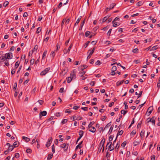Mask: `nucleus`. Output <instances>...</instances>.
Returning <instances> with one entry per match:
<instances>
[{"mask_svg": "<svg viewBox=\"0 0 160 160\" xmlns=\"http://www.w3.org/2000/svg\"><path fill=\"white\" fill-rule=\"evenodd\" d=\"M111 122H110L109 123H108L105 127L104 128V129H106V128H108V127H109L111 125Z\"/></svg>", "mask_w": 160, "mask_h": 160, "instance_id": "473e14b6", "label": "nucleus"}, {"mask_svg": "<svg viewBox=\"0 0 160 160\" xmlns=\"http://www.w3.org/2000/svg\"><path fill=\"white\" fill-rule=\"evenodd\" d=\"M90 41H87L86 43L85 44V45H84V47H85V48H86L88 45L89 43H90Z\"/></svg>", "mask_w": 160, "mask_h": 160, "instance_id": "09e8293b", "label": "nucleus"}, {"mask_svg": "<svg viewBox=\"0 0 160 160\" xmlns=\"http://www.w3.org/2000/svg\"><path fill=\"white\" fill-rule=\"evenodd\" d=\"M55 50L54 51H52L51 52V53L50 54V56H52L53 57V58H54L55 55Z\"/></svg>", "mask_w": 160, "mask_h": 160, "instance_id": "2f4dec72", "label": "nucleus"}, {"mask_svg": "<svg viewBox=\"0 0 160 160\" xmlns=\"http://www.w3.org/2000/svg\"><path fill=\"white\" fill-rule=\"evenodd\" d=\"M110 17V16L109 15H107L106 17H104V18H103L102 22H106L107 20L109 18V17Z\"/></svg>", "mask_w": 160, "mask_h": 160, "instance_id": "a211bd4d", "label": "nucleus"}, {"mask_svg": "<svg viewBox=\"0 0 160 160\" xmlns=\"http://www.w3.org/2000/svg\"><path fill=\"white\" fill-rule=\"evenodd\" d=\"M108 148L110 151H111L113 150L114 148V146H112V145L109 146Z\"/></svg>", "mask_w": 160, "mask_h": 160, "instance_id": "412c9836", "label": "nucleus"}, {"mask_svg": "<svg viewBox=\"0 0 160 160\" xmlns=\"http://www.w3.org/2000/svg\"><path fill=\"white\" fill-rule=\"evenodd\" d=\"M95 50V48H93V49H92V51H91L90 52L89 54L92 55V54L94 52Z\"/></svg>", "mask_w": 160, "mask_h": 160, "instance_id": "37998d69", "label": "nucleus"}, {"mask_svg": "<svg viewBox=\"0 0 160 160\" xmlns=\"http://www.w3.org/2000/svg\"><path fill=\"white\" fill-rule=\"evenodd\" d=\"M67 71H66V70L64 69L63 70H62L61 74L63 76H64L67 73Z\"/></svg>", "mask_w": 160, "mask_h": 160, "instance_id": "f704fd0d", "label": "nucleus"}, {"mask_svg": "<svg viewBox=\"0 0 160 160\" xmlns=\"http://www.w3.org/2000/svg\"><path fill=\"white\" fill-rule=\"evenodd\" d=\"M38 48V45H35V46L34 47V48L33 50H32L31 55L32 54L33 52L35 51H37Z\"/></svg>", "mask_w": 160, "mask_h": 160, "instance_id": "9d476101", "label": "nucleus"}, {"mask_svg": "<svg viewBox=\"0 0 160 160\" xmlns=\"http://www.w3.org/2000/svg\"><path fill=\"white\" fill-rule=\"evenodd\" d=\"M118 23L117 22H115V23H113V24L112 26L113 27H116L117 26H118L120 24H119L118 25Z\"/></svg>", "mask_w": 160, "mask_h": 160, "instance_id": "c03bdc74", "label": "nucleus"}, {"mask_svg": "<svg viewBox=\"0 0 160 160\" xmlns=\"http://www.w3.org/2000/svg\"><path fill=\"white\" fill-rule=\"evenodd\" d=\"M117 70V67L116 66H113L112 69H111V71H115Z\"/></svg>", "mask_w": 160, "mask_h": 160, "instance_id": "c756f323", "label": "nucleus"}, {"mask_svg": "<svg viewBox=\"0 0 160 160\" xmlns=\"http://www.w3.org/2000/svg\"><path fill=\"white\" fill-rule=\"evenodd\" d=\"M139 143L140 142L139 141H135L133 142V144L134 146H136L137 145L139 144Z\"/></svg>", "mask_w": 160, "mask_h": 160, "instance_id": "a878e982", "label": "nucleus"}, {"mask_svg": "<svg viewBox=\"0 0 160 160\" xmlns=\"http://www.w3.org/2000/svg\"><path fill=\"white\" fill-rule=\"evenodd\" d=\"M34 59H31L30 61L31 64L33 65L34 63Z\"/></svg>", "mask_w": 160, "mask_h": 160, "instance_id": "5fc2aeb1", "label": "nucleus"}, {"mask_svg": "<svg viewBox=\"0 0 160 160\" xmlns=\"http://www.w3.org/2000/svg\"><path fill=\"white\" fill-rule=\"evenodd\" d=\"M47 50H45L43 53L42 56V59H44L47 55Z\"/></svg>", "mask_w": 160, "mask_h": 160, "instance_id": "4468645a", "label": "nucleus"}, {"mask_svg": "<svg viewBox=\"0 0 160 160\" xmlns=\"http://www.w3.org/2000/svg\"><path fill=\"white\" fill-rule=\"evenodd\" d=\"M136 133V131L135 130H133L131 133V135H134Z\"/></svg>", "mask_w": 160, "mask_h": 160, "instance_id": "8fccbe9b", "label": "nucleus"}, {"mask_svg": "<svg viewBox=\"0 0 160 160\" xmlns=\"http://www.w3.org/2000/svg\"><path fill=\"white\" fill-rule=\"evenodd\" d=\"M128 112L127 110L125 111L124 110H122L121 111V112L122 114H123L124 115Z\"/></svg>", "mask_w": 160, "mask_h": 160, "instance_id": "cd10ccee", "label": "nucleus"}, {"mask_svg": "<svg viewBox=\"0 0 160 160\" xmlns=\"http://www.w3.org/2000/svg\"><path fill=\"white\" fill-rule=\"evenodd\" d=\"M120 19L118 17H117L115 18V19H114V21H119Z\"/></svg>", "mask_w": 160, "mask_h": 160, "instance_id": "603ef678", "label": "nucleus"}, {"mask_svg": "<svg viewBox=\"0 0 160 160\" xmlns=\"http://www.w3.org/2000/svg\"><path fill=\"white\" fill-rule=\"evenodd\" d=\"M5 64L6 66H8L9 65V62H8V61L6 60L5 62Z\"/></svg>", "mask_w": 160, "mask_h": 160, "instance_id": "3c124183", "label": "nucleus"}, {"mask_svg": "<svg viewBox=\"0 0 160 160\" xmlns=\"http://www.w3.org/2000/svg\"><path fill=\"white\" fill-rule=\"evenodd\" d=\"M116 5V4L113 3H112L110 5V7H111V9H112L114 6Z\"/></svg>", "mask_w": 160, "mask_h": 160, "instance_id": "a18cd8bd", "label": "nucleus"}, {"mask_svg": "<svg viewBox=\"0 0 160 160\" xmlns=\"http://www.w3.org/2000/svg\"><path fill=\"white\" fill-rule=\"evenodd\" d=\"M68 120L67 119H64L62 121L61 123L63 124H65L67 122Z\"/></svg>", "mask_w": 160, "mask_h": 160, "instance_id": "58836bf2", "label": "nucleus"}, {"mask_svg": "<svg viewBox=\"0 0 160 160\" xmlns=\"http://www.w3.org/2000/svg\"><path fill=\"white\" fill-rule=\"evenodd\" d=\"M153 110L152 107H150L148 109L146 113L148 116H149L152 113Z\"/></svg>", "mask_w": 160, "mask_h": 160, "instance_id": "6e6552de", "label": "nucleus"}, {"mask_svg": "<svg viewBox=\"0 0 160 160\" xmlns=\"http://www.w3.org/2000/svg\"><path fill=\"white\" fill-rule=\"evenodd\" d=\"M68 144H67L65 143H64L61 144L60 147L62 148H63L64 151H66L68 148Z\"/></svg>", "mask_w": 160, "mask_h": 160, "instance_id": "39448f33", "label": "nucleus"}, {"mask_svg": "<svg viewBox=\"0 0 160 160\" xmlns=\"http://www.w3.org/2000/svg\"><path fill=\"white\" fill-rule=\"evenodd\" d=\"M50 68H45L44 70L41 72L40 74V75L42 76L45 75L48 72V71L50 70Z\"/></svg>", "mask_w": 160, "mask_h": 160, "instance_id": "20e7f679", "label": "nucleus"}, {"mask_svg": "<svg viewBox=\"0 0 160 160\" xmlns=\"http://www.w3.org/2000/svg\"><path fill=\"white\" fill-rule=\"evenodd\" d=\"M81 109L84 111H87L88 110V107H82Z\"/></svg>", "mask_w": 160, "mask_h": 160, "instance_id": "79ce46f5", "label": "nucleus"}, {"mask_svg": "<svg viewBox=\"0 0 160 160\" xmlns=\"http://www.w3.org/2000/svg\"><path fill=\"white\" fill-rule=\"evenodd\" d=\"M22 139L25 140L27 142H29L30 140L29 138L25 136L22 137Z\"/></svg>", "mask_w": 160, "mask_h": 160, "instance_id": "aec40b11", "label": "nucleus"}, {"mask_svg": "<svg viewBox=\"0 0 160 160\" xmlns=\"http://www.w3.org/2000/svg\"><path fill=\"white\" fill-rule=\"evenodd\" d=\"M79 136L82 137L83 135L84 132L82 131V130H80L79 132Z\"/></svg>", "mask_w": 160, "mask_h": 160, "instance_id": "4be33fe9", "label": "nucleus"}, {"mask_svg": "<svg viewBox=\"0 0 160 160\" xmlns=\"http://www.w3.org/2000/svg\"><path fill=\"white\" fill-rule=\"evenodd\" d=\"M52 138L50 137L48 139V141L47 142L46 144V146L47 148L49 147L52 142Z\"/></svg>", "mask_w": 160, "mask_h": 160, "instance_id": "0eeeda50", "label": "nucleus"}, {"mask_svg": "<svg viewBox=\"0 0 160 160\" xmlns=\"http://www.w3.org/2000/svg\"><path fill=\"white\" fill-rule=\"evenodd\" d=\"M105 141V139H103L101 140L100 144H99V147L98 148V151L99 150V151L100 152H101V151L102 148L103 147H104Z\"/></svg>", "mask_w": 160, "mask_h": 160, "instance_id": "f257e3e1", "label": "nucleus"}, {"mask_svg": "<svg viewBox=\"0 0 160 160\" xmlns=\"http://www.w3.org/2000/svg\"><path fill=\"white\" fill-rule=\"evenodd\" d=\"M156 118L155 117H153L152 118H148L147 119L148 122H151L154 125H155V120Z\"/></svg>", "mask_w": 160, "mask_h": 160, "instance_id": "f03ea898", "label": "nucleus"}, {"mask_svg": "<svg viewBox=\"0 0 160 160\" xmlns=\"http://www.w3.org/2000/svg\"><path fill=\"white\" fill-rule=\"evenodd\" d=\"M151 160H155V156L154 155L152 156Z\"/></svg>", "mask_w": 160, "mask_h": 160, "instance_id": "774afa93", "label": "nucleus"}, {"mask_svg": "<svg viewBox=\"0 0 160 160\" xmlns=\"http://www.w3.org/2000/svg\"><path fill=\"white\" fill-rule=\"evenodd\" d=\"M19 157V154L18 153H16L14 157L16 158H18Z\"/></svg>", "mask_w": 160, "mask_h": 160, "instance_id": "4d7b16f0", "label": "nucleus"}, {"mask_svg": "<svg viewBox=\"0 0 160 160\" xmlns=\"http://www.w3.org/2000/svg\"><path fill=\"white\" fill-rule=\"evenodd\" d=\"M85 22V19H84L83 22L81 23L80 28L79 29V30H81L82 29V28L84 25Z\"/></svg>", "mask_w": 160, "mask_h": 160, "instance_id": "f8f14e48", "label": "nucleus"}, {"mask_svg": "<svg viewBox=\"0 0 160 160\" xmlns=\"http://www.w3.org/2000/svg\"><path fill=\"white\" fill-rule=\"evenodd\" d=\"M0 58H1V60L2 62L5 61V60L7 59L6 56H2V57H0Z\"/></svg>", "mask_w": 160, "mask_h": 160, "instance_id": "bb28decb", "label": "nucleus"}, {"mask_svg": "<svg viewBox=\"0 0 160 160\" xmlns=\"http://www.w3.org/2000/svg\"><path fill=\"white\" fill-rule=\"evenodd\" d=\"M95 64L97 65H99L101 64V62L99 60H98L96 62Z\"/></svg>", "mask_w": 160, "mask_h": 160, "instance_id": "680f3d73", "label": "nucleus"}, {"mask_svg": "<svg viewBox=\"0 0 160 160\" xmlns=\"http://www.w3.org/2000/svg\"><path fill=\"white\" fill-rule=\"evenodd\" d=\"M88 67V66L87 65H82L80 66L79 67V68L82 71L84 69H85L86 68Z\"/></svg>", "mask_w": 160, "mask_h": 160, "instance_id": "ddd939ff", "label": "nucleus"}, {"mask_svg": "<svg viewBox=\"0 0 160 160\" xmlns=\"http://www.w3.org/2000/svg\"><path fill=\"white\" fill-rule=\"evenodd\" d=\"M9 2L8 1H5L3 3V6L5 7L7 6Z\"/></svg>", "mask_w": 160, "mask_h": 160, "instance_id": "864d4df0", "label": "nucleus"}, {"mask_svg": "<svg viewBox=\"0 0 160 160\" xmlns=\"http://www.w3.org/2000/svg\"><path fill=\"white\" fill-rule=\"evenodd\" d=\"M72 78L71 76H70L67 78V82L68 83H69L71 82V81L72 80Z\"/></svg>", "mask_w": 160, "mask_h": 160, "instance_id": "b1692460", "label": "nucleus"}, {"mask_svg": "<svg viewBox=\"0 0 160 160\" xmlns=\"http://www.w3.org/2000/svg\"><path fill=\"white\" fill-rule=\"evenodd\" d=\"M144 133L145 131L144 130H142L140 133V135L141 138H143Z\"/></svg>", "mask_w": 160, "mask_h": 160, "instance_id": "2eb2a0df", "label": "nucleus"}, {"mask_svg": "<svg viewBox=\"0 0 160 160\" xmlns=\"http://www.w3.org/2000/svg\"><path fill=\"white\" fill-rule=\"evenodd\" d=\"M158 82L157 83V87L159 88L160 87V78H158Z\"/></svg>", "mask_w": 160, "mask_h": 160, "instance_id": "72a5a7b5", "label": "nucleus"}, {"mask_svg": "<svg viewBox=\"0 0 160 160\" xmlns=\"http://www.w3.org/2000/svg\"><path fill=\"white\" fill-rule=\"evenodd\" d=\"M112 31V29H110L109 30L108 32V36H110V34Z\"/></svg>", "mask_w": 160, "mask_h": 160, "instance_id": "13d9d810", "label": "nucleus"}, {"mask_svg": "<svg viewBox=\"0 0 160 160\" xmlns=\"http://www.w3.org/2000/svg\"><path fill=\"white\" fill-rule=\"evenodd\" d=\"M113 137L112 135L110 136L109 138V141H112L113 139Z\"/></svg>", "mask_w": 160, "mask_h": 160, "instance_id": "6e6d98bb", "label": "nucleus"}, {"mask_svg": "<svg viewBox=\"0 0 160 160\" xmlns=\"http://www.w3.org/2000/svg\"><path fill=\"white\" fill-rule=\"evenodd\" d=\"M94 123V122L93 121L91 122L88 125V128L89 129H90L91 127H92V126Z\"/></svg>", "mask_w": 160, "mask_h": 160, "instance_id": "5701e85b", "label": "nucleus"}, {"mask_svg": "<svg viewBox=\"0 0 160 160\" xmlns=\"http://www.w3.org/2000/svg\"><path fill=\"white\" fill-rule=\"evenodd\" d=\"M113 128V126H111V127H110V128L109 131L108 132V133H109V134H110L112 132V131Z\"/></svg>", "mask_w": 160, "mask_h": 160, "instance_id": "c9c22d12", "label": "nucleus"}, {"mask_svg": "<svg viewBox=\"0 0 160 160\" xmlns=\"http://www.w3.org/2000/svg\"><path fill=\"white\" fill-rule=\"evenodd\" d=\"M91 32L89 31H87L85 32V36L86 37H88L89 36V35L90 34Z\"/></svg>", "mask_w": 160, "mask_h": 160, "instance_id": "c85d7f7f", "label": "nucleus"}, {"mask_svg": "<svg viewBox=\"0 0 160 160\" xmlns=\"http://www.w3.org/2000/svg\"><path fill=\"white\" fill-rule=\"evenodd\" d=\"M41 29L40 28V27H38L37 29L36 33H39L41 32Z\"/></svg>", "mask_w": 160, "mask_h": 160, "instance_id": "ea45409f", "label": "nucleus"}, {"mask_svg": "<svg viewBox=\"0 0 160 160\" xmlns=\"http://www.w3.org/2000/svg\"><path fill=\"white\" fill-rule=\"evenodd\" d=\"M123 131L122 130H121L120 131L118 132V133H117L118 134V135H122V133H123Z\"/></svg>", "mask_w": 160, "mask_h": 160, "instance_id": "e2e57ef3", "label": "nucleus"}, {"mask_svg": "<svg viewBox=\"0 0 160 160\" xmlns=\"http://www.w3.org/2000/svg\"><path fill=\"white\" fill-rule=\"evenodd\" d=\"M70 76L71 77L72 79H75L76 78V72L75 69L73 70L71 73Z\"/></svg>", "mask_w": 160, "mask_h": 160, "instance_id": "7ed1b4c3", "label": "nucleus"}, {"mask_svg": "<svg viewBox=\"0 0 160 160\" xmlns=\"http://www.w3.org/2000/svg\"><path fill=\"white\" fill-rule=\"evenodd\" d=\"M61 114V113L58 112L56 113L55 115L57 117H59L60 116Z\"/></svg>", "mask_w": 160, "mask_h": 160, "instance_id": "69168bd1", "label": "nucleus"}, {"mask_svg": "<svg viewBox=\"0 0 160 160\" xmlns=\"http://www.w3.org/2000/svg\"><path fill=\"white\" fill-rule=\"evenodd\" d=\"M136 4L137 6L139 7L141 6L142 4V1H140L137 2Z\"/></svg>", "mask_w": 160, "mask_h": 160, "instance_id": "7c9ffc66", "label": "nucleus"}, {"mask_svg": "<svg viewBox=\"0 0 160 160\" xmlns=\"http://www.w3.org/2000/svg\"><path fill=\"white\" fill-rule=\"evenodd\" d=\"M124 81V80H122L120 82L118 81L116 83L117 86H119L120 85H121L123 83V82Z\"/></svg>", "mask_w": 160, "mask_h": 160, "instance_id": "f3484780", "label": "nucleus"}, {"mask_svg": "<svg viewBox=\"0 0 160 160\" xmlns=\"http://www.w3.org/2000/svg\"><path fill=\"white\" fill-rule=\"evenodd\" d=\"M72 46V44L71 43L70 44L69 48H68V50H67V49L66 48H64V49L63 51L64 52V54H66L68 52V53H69L70 51V49H71Z\"/></svg>", "mask_w": 160, "mask_h": 160, "instance_id": "423d86ee", "label": "nucleus"}, {"mask_svg": "<svg viewBox=\"0 0 160 160\" xmlns=\"http://www.w3.org/2000/svg\"><path fill=\"white\" fill-rule=\"evenodd\" d=\"M79 108V107L78 106H75L73 107V109L77 110H78Z\"/></svg>", "mask_w": 160, "mask_h": 160, "instance_id": "de8ad7c7", "label": "nucleus"}, {"mask_svg": "<svg viewBox=\"0 0 160 160\" xmlns=\"http://www.w3.org/2000/svg\"><path fill=\"white\" fill-rule=\"evenodd\" d=\"M53 118H54V117L53 116H51L50 117L48 120V122H49V121H51L52 120V119H53Z\"/></svg>", "mask_w": 160, "mask_h": 160, "instance_id": "bf43d9fd", "label": "nucleus"}, {"mask_svg": "<svg viewBox=\"0 0 160 160\" xmlns=\"http://www.w3.org/2000/svg\"><path fill=\"white\" fill-rule=\"evenodd\" d=\"M82 147V146L81 145H80L79 144H78L76 147L75 148V150H76L78 149V148H81Z\"/></svg>", "mask_w": 160, "mask_h": 160, "instance_id": "0e129e2a", "label": "nucleus"}, {"mask_svg": "<svg viewBox=\"0 0 160 160\" xmlns=\"http://www.w3.org/2000/svg\"><path fill=\"white\" fill-rule=\"evenodd\" d=\"M96 128L93 127H92L89 130V131L92 132H94L96 131Z\"/></svg>", "mask_w": 160, "mask_h": 160, "instance_id": "9b49d317", "label": "nucleus"}, {"mask_svg": "<svg viewBox=\"0 0 160 160\" xmlns=\"http://www.w3.org/2000/svg\"><path fill=\"white\" fill-rule=\"evenodd\" d=\"M81 18H82V17L80 16L78 19L77 20L76 22V23H77V24H78L79 23L80 21V20L81 19Z\"/></svg>", "mask_w": 160, "mask_h": 160, "instance_id": "a19ab883", "label": "nucleus"}, {"mask_svg": "<svg viewBox=\"0 0 160 160\" xmlns=\"http://www.w3.org/2000/svg\"><path fill=\"white\" fill-rule=\"evenodd\" d=\"M52 152L53 153H55V147H54V144L52 146Z\"/></svg>", "mask_w": 160, "mask_h": 160, "instance_id": "e433bc0d", "label": "nucleus"}, {"mask_svg": "<svg viewBox=\"0 0 160 160\" xmlns=\"http://www.w3.org/2000/svg\"><path fill=\"white\" fill-rule=\"evenodd\" d=\"M32 152V150L30 148H28L26 150V152L28 153H31Z\"/></svg>", "mask_w": 160, "mask_h": 160, "instance_id": "052dcab7", "label": "nucleus"}, {"mask_svg": "<svg viewBox=\"0 0 160 160\" xmlns=\"http://www.w3.org/2000/svg\"><path fill=\"white\" fill-rule=\"evenodd\" d=\"M17 143L18 142H14L13 145L14 146V148L17 147L18 146L17 145Z\"/></svg>", "mask_w": 160, "mask_h": 160, "instance_id": "49530a36", "label": "nucleus"}, {"mask_svg": "<svg viewBox=\"0 0 160 160\" xmlns=\"http://www.w3.org/2000/svg\"><path fill=\"white\" fill-rule=\"evenodd\" d=\"M5 55L6 56H7V57H6L7 59H11L12 57V55H11L12 57H11V56L10 54V53H7Z\"/></svg>", "mask_w": 160, "mask_h": 160, "instance_id": "dca6fc26", "label": "nucleus"}, {"mask_svg": "<svg viewBox=\"0 0 160 160\" xmlns=\"http://www.w3.org/2000/svg\"><path fill=\"white\" fill-rule=\"evenodd\" d=\"M62 2H60L58 5V8H60L62 6Z\"/></svg>", "mask_w": 160, "mask_h": 160, "instance_id": "338daca9", "label": "nucleus"}, {"mask_svg": "<svg viewBox=\"0 0 160 160\" xmlns=\"http://www.w3.org/2000/svg\"><path fill=\"white\" fill-rule=\"evenodd\" d=\"M14 148V147H13L12 145L11 146H9V147H8V150H9V151L11 150V151H12V150Z\"/></svg>", "mask_w": 160, "mask_h": 160, "instance_id": "4c0bfd02", "label": "nucleus"}, {"mask_svg": "<svg viewBox=\"0 0 160 160\" xmlns=\"http://www.w3.org/2000/svg\"><path fill=\"white\" fill-rule=\"evenodd\" d=\"M19 63L20 62L18 61L16 62L15 65V69H17L18 68V66H19Z\"/></svg>", "mask_w": 160, "mask_h": 160, "instance_id": "6ab92c4d", "label": "nucleus"}, {"mask_svg": "<svg viewBox=\"0 0 160 160\" xmlns=\"http://www.w3.org/2000/svg\"><path fill=\"white\" fill-rule=\"evenodd\" d=\"M47 112L46 111H44L42 112H40L39 113L40 117H41V116H45L46 115Z\"/></svg>", "mask_w": 160, "mask_h": 160, "instance_id": "1a4fd4ad", "label": "nucleus"}, {"mask_svg": "<svg viewBox=\"0 0 160 160\" xmlns=\"http://www.w3.org/2000/svg\"><path fill=\"white\" fill-rule=\"evenodd\" d=\"M53 156V155L52 154H49L48 155V157L47 158L48 160H49L52 158Z\"/></svg>", "mask_w": 160, "mask_h": 160, "instance_id": "393cba45", "label": "nucleus"}]
</instances>
